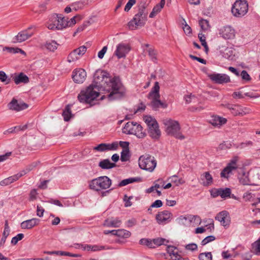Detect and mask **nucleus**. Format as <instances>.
<instances>
[{
    "label": "nucleus",
    "instance_id": "c756f323",
    "mask_svg": "<svg viewBox=\"0 0 260 260\" xmlns=\"http://www.w3.org/2000/svg\"><path fill=\"white\" fill-rule=\"evenodd\" d=\"M234 51L233 48L227 47L222 52V56L229 60H233L235 57Z\"/></svg>",
    "mask_w": 260,
    "mask_h": 260
},
{
    "label": "nucleus",
    "instance_id": "f03ea898",
    "mask_svg": "<svg viewBox=\"0 0 260 260\" xmlns=\"http://www.w3.org/2000/svg\"><path fill=\"white\" fill-rule=\"evenodd\" d=\"M147 14L145 4H142L139 6L138 13L128 23V28L131 30H135L143 27L147 21Z\"/></svg>",
    "mask_w": 260,
    "mask_h": 260
},
{
    "label": "nucleus",
    "instance_id": "0eeeda50",
    "mask_svg": "<svg viewBox=\"0 0 260 260\" xmlns=\"http://www.w3.org/2000/svg\"><path fill=\"white\" fill-rule=\"evenodd\" d=\"M248 10V5L245 0H237L232 8V13L236 17L241 18L245 16Z\"/></svg>",
    "mask_w": 260,
    "mask_h": 260
},
{
    "label": "nucleus",
    "instance_id": "2f4dec72",
    "mask_svg": "<svg viewBox=\"0 0 260 260\" xmlns=\"http://www.w3.org/2000/svg\"><path fill=\"white\" fill-rule=\"evenodd\" d=\"M141 180L140 178H129L124 179L119 183L118 187H122L125 186L129 183H133L134 182H138Z\"/></svg>",
    "mask_w": 260,
    "mask_h": 260
},
{
    "label": "nucleus",
    "instance_id": "a19ab883",
    "mask_svg": "<svg viewBox=\"0 0 260 260\" xmlns=\"http://www.w3.org/2000/svg\"><path fill=\"white\" fill-rule=\"evenodd\" d=\"M144 120L145 123L147 124L148 128L157 123L155 119L149 116H145Z\"/></svg>",
    "mask_w": 260,
    "mask_h": 260
},
{
    "label": "nucleus",
    "instance_id": "f257e3e1",
    "mask_svg": "<svg viewBox=\"0 0 260 260\" xmlns=\"http://www.w3.org/2000/svg\"><path fill=\"white\" fill-rule=\"evenodd\" d=\"M99 88L109 93L108 98L110 100L119 99L124 94L123 87L118 78H111L107 72L99 70L94 74L93 83L80 92L78 100L82 103L90 104L99 95Z\"/></svg>",
    "mask_w": 260,
    "mask_h": 260
},
{
    "label": "nucleus",
    "instance_id": "b1692460",
    "mask_svg": "<svg viewBox=\"0 0 260 260\" xmlns=\"http://www.w3.org/2000/svg\"><path fill=\"white\" fill-rule=\"evenodd\" d=\"M202 184L204 186H208L213 183V178L209 172H205L201 175Z\"/></svg>",
    "mask_w": 260,
    "mask_h": 260
},
{
    "label": "nucleus",
    "instance_id": "dca6fc26",
    "mask_svg": "<svg viewBox=\"0 0 260 260\" xmlns=\"http://www.w3.org/2000/svg\"><path fill=\"white\" fill-rule=\"evenodd\" d=\"M129 51L130 47L128 45L120 43L117 46L114 54L118 58H121L125 57Z\"/></svg>",
    "mask_w": 260,
    "mask_h": 260
},
{
    "label": "nucleus",
    "instance_id": "4be33fe9",
    "mask_svg": "<svg viewBox=\"0 0 260 260\" xmlns=\"http://www.w3.org/2000/svg\"><path fill=\"white\" fill-rule=\"evenodd\" d=\"M227 122L226 118L217 116L213 115L211 117L209 122L214 126L219 127L224 124Z\"/></svg>",
    "mask_w": 260,
    "mask_h": 260
},
{
    "label": "nucleus",
    "instance_id": "a878e982",
    "mask_svg": "<svg viewBox=\"0 0 260 260\" xmlns=\"http://www.w3.org/2000/svg\"><path fill=\"white\" fill-rule=\"evenodd\" d=\"M13 80L16 84L20 83L25 84L29 82L28 77L23 73H20L18 75H15L13 77Z\"/></svg>",
    "mask_w": 260,
    "mask_h": 260
},
{
    "label": "nucleus",
    "instance_id": "603ef678",
    "mask_svg": "<svg viewBox=\"0 0 260 260\" xmlns=\"http://www.w3.org/2000/svg\"><path fill=\"white\" fill-rule=\"evenodd\" d=\"M75 50L77 52V54L78 55V56H79L80 57L86 52L87 48L85 46H82L75 49Z\"/></svg>",
    "mask_w": 260,
    "mask_h": 260
},
{
    "label": "nucleus",
    "instance_id": "864d4df0",
    "mask_svg": "<svg viewBox=\"0 0 260 260\" xmlns=\"http://www.w3.org/2000/svg\"><path fill=\"white\" fill-rule=\"evenodd\" d=\"M24 235L23 234H18L15 237H14L11 240V243L13 245H16L18 242L23 239Z\"/></svg>",
    "mask_w": 260,
    "mask_h": 260
},
{
    "label": "nucleus",
    "instance_id": "9b49d317",
    "mask_svg": "<svg viewBox=\"0 0 260 260\" xmlns=\"http://www.w3.org/2000/svg\"><path fill=\"white\" fill-rule=\"evenodd\" d=\"M172 214L167 210L159 212L156 215V220L159 224H165L170 222L172 218Z\"/></svg>",
    "mask_w": 260,
    "mask_h": 260
},
{
    "label": "nucleus",
    "instance_id": "473e14b6",
    "mask_svg": "<svg viewBox=\"0 0 260 260\" xmlns=\"http://www.w3.org/2000/svg\"><path fill=\"white\" fill-rule=\"evenodd\" d=\"M116 233V236L122 238H128L131 235V233L128 231L124 229H119L117 232H114Z\"/></svg>",
    "mask_w": 260,
    "mask_h": 260
},
{
    "label": "nucleus",
    "instance_id": "aec40b11",
    "mask_svg": "<svg viewBox=\"0 0 260 260\" xmlns=\"http://www.w3.org/2000/svg\"><path fill=\"white\" fill-rule=\"evenodd\" d=\"M40 219L36 218H33L22 222L21 223L20 226L22 229L24 230L31 229L38 225Z\"/></svg>",
    "mask_w": 260,
    "mask_h": 260
},
{
    "label": "nucleus",
    "instance_id": "4c0bfd02",
    "mask_svg": "<svg viewBox=\"0 0 260 260\" xmlns=\"http://www.w3.org/2000/svg\"><path fill=\"white\" fill-rule=\"evenodd\" d=\"M3 51H7L8 52L13 54L17 53L19 52L21 53L22 54H25V52L19 48L5 47L3 48Z\"/></svg>",
    "mask_w": 260,
    "mask_h": 260
},
{
    "label": "nucleus",
    "instance_id": "79ce46f5",
    "mask_svg": "<svg viewBox=\"0 0 260 260\" xmlns=\"http://www.w3.org/2000/svg\"><path fill=\"white\" fill-rule=\"evenodd\" d=\"M130 157L129 149H123L121 152L120 159L122 161H126Z\"/></svg>",
    "mask_w": 260,
    "mask_h": 260
},
{
    "label": "nucleus",
    "instance_id": "c9c22d12",
    "mask_svg": "<svg viewBox=\"0 0 260 260\" xmlns=\"http://www.w3.org/2000/svg\"><path fill=\"white\" fill-rule=\"evenodd\" d=\"M219 189V196L222 199H225L230 197L231 194V190L229 188H220Z\"/></svg>",
    "mask_w": 260,
    "mask_h": 260
},
{
    "label": "nucleus",
    "instance_id": "f704fd0d",
    "mask_svg": "<svg viewBox=\"0 0 260 260\" xmlns=\"http://www.w3.org/2000/svg\"><path fill=\"white\" fill-rule=\"evenodd\" d=\"M147 51L148 53V55L150 58V59L154 62H156L157 58V52L152 47L148 48L147 50Z\"/></svg>",
    "mask_w": 260,
    "mask_h": 260
},
{
    "label": "nucleus",
    "instance_id": "0e129e2a",
    "mask_svg": "<svg viewBox=\"0 0 260 260\" xmlns=\"http://www.w3.org/2000/svg\"><path fill=\"white\" fill-rule=\"evenodd\" d=\"M73 9L77 11L79 9H82L83 8V3L81 2H77L72 5Z\"/></svg>",
    "mask_w": 260,
    "mask_h": 260
},
{
    "label": "nucleus",
    "instance_id": "6e6d98bb",
    "mask_svg": "<svg viewBox=\"0 0 260 260\" xmlns=\"http://www.w3.org/2000/svg\"><path fill=\"white\" fill-rule=\"evenodd\" d=\"M240 75L241 76L242 79L246 82H249L251 80V77L245 70L242 71Z\"/></svg>",
    "mask_w": 260,
    "mask_h": 260
},
{
    "label": "nucleus",
    "instance_id": "bb28decb",
    "mask_svg": "<svg viewBox=\"0 0 260 260\" xmlns=\"http://www.w3.org/2000/svg\"><path fill=\"white\" fill-rule=\"evenodd\" d=\"M241 172H239L238 179L239 182L243 185H250V181L248 177V174L244 172L243 170L241 171Z\"/></svg>",
    "mask_w": 260,
    "mask_h": 260
},
{
    "label": "nucleus",
    "instance_id": "49530a36",
    "mask_svg": "<svg viewBox=\"0 0 260 260\" xmlns=\"http://www.w3.org/2000/svg\"><path fill=\"white\" fill-rule=\"evenodd\" d=\"M140 243L142 245L147 246L148 247L152 248H154V245H153L152 240H150L148 239H142L140 240Z\"/></svg>",
    "mask_w": 260,
    "mask_h": 260
},
{
    "label": "nucleus",
    "instance_id": "6ab92c4d",
    "mask_svg": "<svg viewBox=\"0 0 260 260\" xmlns=\"http://www.w3.org/2000/svg\"><path fill=\"white\" fill-rule=\"evenodd\" d=\"M219 34L225 39H232L235 36V31L232 27L226 26L220 30Z\"/></svg>",
    "mask_w": 260,
    "mask_h": 260
},
{
    "label": "nucleus",
    "instance_id": "09e8293b",
    "mask_svg": "<svg viewBox=\"0 0 260 260\" xmlns=\"http://www.w3.org/2000/svg\"><path fill=\"white\" fill-rule=\"evenodd\" d=\"M0 81L5 82L6 84L10 83V79L8 78L6 74L4 71H0Z\"/></svg>",
    "mask_w": 260,
    "mask_h": 260
},
{
    "label": "nucleus",
    "instance_id": "4468645a",
    "mask_svg": "<svg viewBox=\"0 0 260 260\" xmlns=\"http://www.w3.org/2000/svg\"><path fill=\"white\" fill-rule=\"evenodd\" d=\"M8 106L10 110L17 112L26 109L28 107V105L27 104L23 102H18V100L14 98L12 99Z\"/></svg>",
    "mask_w": 260,
    "mask_h": 260
},
{
    "label": "nucleus",
    "instance_id": "de8ad7c7",
    "mask_svg": "<svg viewBox=\"0 0 260 260\" xmlns=\"http://www.w3.org/2000/svg\"><path fill=\"white\" fill-rule=\"evenodd\" d=\"M199 24L203 30H206L209 28V22L207 20L202 19L199 21Z\"/></svg>",
    "mask_w": 260,
    "mask_h": 260
},
{
    "label": "nucleus",
    "instance_id": "69168bd1",
    "mask_svg": "<svg viewBox=\"0 0 260 260\" xmlns=\"http://www.w3.org/2000/svg\"><path fill=\"white\" fill-rule=\"evenodd\" d=\"M118 147L117 142H113L112 144H107L108 150H116Z\"/></svg>",
    "mask_w": 260,
    "mask_h": 260
},
{
    "label": "nucleus",
    "instance_id": "58836bf2",
    "mask_svg": "<svg viewBox=\"0 0 260 260\" xmlns=\"http://www.w3.org/2000/svg\"><path fill=\"white\" fill-rule=\"evenodd\" d=\"M71 115L72 113L71 111V107L70 106L68 105L66 106L65 110L63 111L62 113V116L63 117L64 121H69L71 118Z\"/></svg>",
    "mask_w": 260,
    "mask_h": 260
},
{
    "label": "nucleus",
    "instance_id": "f8f14e48",
    "mask_svg": "<svg viewBox=\"0 0 260 260\" xmlns=\"http://www.w3.org/2000/svg\"><path fill=\"white\" fill-rule=\"evenodd\" d=\"M237 160L234 159L232 160L227 165V166L221 171L220 177L228 179L229 175L232 174L233 172L236 170L237 168Z\"/></svg>",
    "mask_w": 260,
    "mask_h": 260
},
{
    "label": "nucleus",
    "instance_id": "338daca9",
    "mask_svg": "<svg viewBox=\"0 0 260 260\" xmlns=\"http://www.w3.org/2000/svg\"><path fill=\"white\" fill-rule=\"evenodd\" d=\"M185 248L187 250L194 251L197 249L198 246L196 244L191 243L187 245Z\"/></svg>",
    "mask_w": 260,
    "mask_h": 260
},
{
    "label": "nucleus",
    "instance_id": "13d9d810",
    "mask_svg": "<svg viewBox=\"0 0 260 260\" xmlns=\"http://www.w3.org/2000/svg\"><path fill=\"white\" fill-rule=\"evenodd\" d=\"M215 238L213 236H209L204 238L201 243L202 245H205L210 242H212L215 240Z\"/></svg>",
    "mask_w": 260,
    "mask_h": 260
},
{
    "label": "nucleus",
    "instance_id": "9d476101",
    "mask_svg": "<svg viewBox=\"0 0 260 260\" xmlns=\"http://www.w3.org/2000/svg\"><path fill=\"white\" fill-rule=\"evenodd\" d=\"M225 107L230 110L234 116H244L249 113V109L239 105L227 104Z\"/></svg>",
    "mask_w": 260,
    "mask_h": 260
},
{
    "label": "nucleus",
    "instance_id": "c03bdc74",
    "mask_svg": "<svg viewBox=\"0 0 260 260\" xmlns=\"http://www.w3.org/2000/svg\"><path fill=\"white\" fill-rule=\"evenodd\" d=\"M200 260H212V255L211 252L201 253L199 255Z\"/></svg>",
    "mask_w": 260,
    "mask_h": 260
},
{
    "label": "nucleus",
    "instance_id": "72a5a7b5",
    "mask_svg": "<svg viewBox=\"0 0 260 260\" xmlns=\"http://www.w3.org/2000/svg\"><path fill=\"white\" fill-rule=\"evenodd\" d=\"M82 16L79 15H77L74 16L70 20H68V19L66 18L67 27L73 26L74 25H75L77 21H80V20L82 19Z\"/></svg>",
    "mask_w": 260,
    "mask_h": 260
},
{
    "label": "nucleus",
    "instance_id": "37998d69",
    "mask_svg": "<svg viewBox=\"0 0 260 260\" xmlns=\"http://www.w3.org/2000/svg\"><path fill=\"white\" fill-rule=\"evenodd\" d=\"M80 58L79 56L77 54V52L74 50L70 53L68 57V61L69 62L75 61Z\"/></svg>",
    "mask_w": 260,
    "mask_h": 260
},
{
    "label": "nucleus",
    "instance_id": "5fc2aeb1",
    "mask_svg": "<svg viewBox=\"0 0 260 260\" xmlns=\"http://www.w3.org/2000/svg\"><path fill=\"white\" fill-rule=\"evenodd\" d=\"M93 149L98 151H104L105 150H108L107 144L101 143L94 147Z\"/></svg>",
    "mask_w": 260,
    "mask_h": 260
},
{
    "label": "nucleus",
    "instance_id": "39448f33",
    "mask_svg": "<svg viewBox=\"0 0 260 260\" xmlns=\"http://www.w3.org/2000/svg\"><path fill=\"white\" fill-rule=\"evenodd\" d=\"M166 127V133L176 139L183 140L185 137L180 132V126L178 121L171 119H165L163 121Z\"/></svg>",
    "mask_w": 260,
    "mask_h": 260
},
{
    "label": "nucleus",
    "instance_id": "393cba45",
    "mask_svg": "<svg viewBox=\"0 0 260 260\" xmlns=\"http://www.w3.org/2000/svg\"><path fill=\"white\" fill-rule=\"evenodd\" d=\"M121 224V221L118 218H111L105 220L104 225L107 227L119 228Z\"/></svg>",
    "mask_w": 260,
    "mask_h": 260
},
{
    "label": "nucleus",
    "instance_id": "6e6552de",
    "mask_svg": "<svg viewBox=\"0 0 260 260\" xmlns=\"http://www.w3.org/2000/svg\"><path fill=\"white\" fill-rule=\"evenodd\" d=\"M139 165L142 169L152 172L156 167V161L154 157L146 154L140 156Z\"/></svg>",
    "mask_w": 260,
    "mask_h": 260
},
{
    "label": "nucleus",
    "instance_id": "a211bd4d",
    "mask_svg": "<svg viewBox=\"0 0 260 260\" xmlns=\"http://www.w3.org/2000/svg\"><path fill=\"white\" fill-rule=\"evenodd\" d=\"M215 219L219 221L224 226H229L231 220L229 214L226 211L219 212L215 217Z\"/></svg>",
    "mask_w": 260,
    "mask_h": 260
},
{
    "label": "nucleus",
    "instance_id": "8fccbe9b",
    "mask_svg": "<svg viewBox=\"0 0 260 260\" xmlns=\"http://www.w3.org/2000/svg\"><path fill=\"white\" fill-rule=\"evenodd\" d=\"M176 248L173 246H169L167 247V251L170 255H173L175 258H178V256H179L175 250Z\"/></svg>",
    "mask_w": 260,
    "mask_h": 260
},
{
    "label": "nucleus",
    "instance_id": "412c9836",
    "mask_svg": "<svg viewBox=\"0 0 260 260\" xmlns=\"http://www.w3.org/2000/svg\"><path fill=\"white\" fill-rule=\"evenodd\" d=\"M139 124L136 122H128L122 129L123 133L126 134L134 135L135 132L137 130Z\"/></svg>",
    "mask_w": 260,
    "mask_h": 260
},
{
    "label": "nucleus",
    "instance_id": "5701e85b",
    "mask_svg": "<svg viewBox=\"0 0 260 260\" xmlns=\"http://www.w3.org/2000/svg\"><path fill=\"white\" fill-rule=\"evenodd\" d=\"M148 134L149 136L153 139L158 140L159 138L161 132L159 129L158 123L148 128Z\"/></svg>",
    "mask_w": 260,
    "mask_h": 260
},
{
    "label": "nucleus",
    "instance_id": "2eb2a0df",
    "mask_svg": "<svg viewBox=\"0 0 260 260\" xmlns=\"http://www.w3.org/2000/svg\"><path fill=\"white\" fill-rule=\"evenodd\" d=\"M86 77V72L83 69H79L73 71L72 78L73 81L77 83H82Z\"/></svg>",
    "mask_w": 260,
    "mask_h": 260
},
{
    "label": "nucleus",
    "instance_id": "ddd939ff",
    "mask_svg": "<svg viewBox=\"0 0 260 260\" xmlns=\"http://www.w3.org/2000/svg\"><path fill=\"white\" fill-rule=\"evenodd\" d=\"M30 29V27H29L27 29L23 30L18 32V34L12 39V43H21L30 38L32 36L33 33L28 31V30Z\"/></svg>",
    "mask_w": 260,
    "mask_h": 260
},
{
    "label": "nucleus",
    "instance_id": "a18cd8bd",
    "mask_svg": "<svg viewBox=\"0 0 260 260\" xmlns=\"http://www.w3.org/2000/svg\"><path fill=\"white\" fill-rule=\"evenodd\" d=\"M252 247L254 250V253L258 255L260 254V238L252 244Z\"/></svg>",
    "mask_w": 260,
    "mask_h": 260
},
{
    "label": "nucleus",
    "instance_id": "7ed1b4c3",
    "mask_svg": "<svg viewBox=\"0 0 260 260\" xmlns=\"http://www.w3.org/2000/svg\"><path fill=\"white\" fill-rule=\"evenodd\" d=\"M159 85L158 82H155L154 86L148 94V98L151 100L150 105L154 110H157L160 107L165 109L168 105L160 100Z\"/></svg>",
    "mask_w": 260,
    "mask_h": 260
},
{
    "label": "nucleus",
    "instance_id": "ea45409f",
    "mask_svg": "<svg viewBox=\"0 0 260 260\" xmlns=\"http://www.w3.org/2000/svg\"><path fill=\"white\" fill-rule=\"evenodd\" d=\"M134 135H136L138 138L142 139L146 137V134L143 131V127L139 124L137 130L135 132Z\"/></svg>",
    "mask_w": 260,
    "mask_h": 260
},
{
    "label": "nucleus",
    "instance_id": "680f3d73",
    "mask_svg": "<svg viewBox=\"0 0 260 260\" xmlns=\"http://www.w3.org/2000/svg\"><path fill=\"white\" fill-rule=\"evenodd\" d=\"M136 2V0H129L125 6L124 11L128 12Z\"/></svg>",
    "mask_w": 260,
    "mask_h": 260
},
{
    "label": "nucleus",
    "instance_id": "20e7f679",
    "mask_svg": "<svg viewBox=\"0 0 260 260\" xmlns=\"http://www.w3.org/2000/svg\"><path fill=\"white\" fill-rule=\"evenodd\" d=\"M67 19L61 14L54 13L49 17L46 27L50 30H62L67 27Z\"/></svg>",
    "mask_w": 260,
    "mask_h": 260
},
{
    "label": "nucleus",
    "instance_id": "cd10ccee",
    "mask_svg": "<svg viewBox=\"0 0 260 260\" xmlns=\"http://www.w3.org/2000/svg\"><path fill=\"white\" fill-rule=\"evenodd\" d=\"M99 166L102 169L107 170L115 167L116 165L115 163L111 162L109 159H105L99 162Z\"/></svg>",
    "mask_w": 260,
    "mask_h": 260
},
{
    "label": "nucleus",
    "instance_id": "3c124183",
    "mask_svg": "<svg viewBox=\"0 0 260 260\" xmlns=\"http://www.w3.org/2000/svg\"><path fill=\"white\" fill-rule=\"evenodd\" d=\"M165 242H168L166 239L162 238H157L152 240L153 245H155L157 246L165 244Z\"/></svg>",
    "mask_w": 260,
    "mask_h": 260
},
{
    "label": "nucleus",
    "instance_id": "bf43d9fd",
    "mask_svg": "<svg viewBox=\"0 0 260 260\" xmlns=\"http://www.w3.org/2000/svg\"><path fill=\"white\" fill-rule=\"evenodd\" d=\"M162 205V202L161 200H157L153 202L150 207L148 209V211L151 210V208H159Z\"/></svg>",
    "mask_w": 260,
    "mask_h": 260
},
{
    "label": "nucleus",
    "instance_id": "7c9ffc66",
    "mask_svg": "<svg viewBox=\"0 0 260 260\" xmlns=\"http://www.w3.org/2000/svg\"><path fill=\"white\" fill-rule=\"evenodd\" d=\"M81 248L84 250H91L93 251H100L105 249V247L99 245H91L88 244L81 245Z\"/></svg>",
    "mask_w": 260,
    "mask_h": 260
},
{
    "label": "nucleus",
    "instance_id": "423d86ee",
    "mask_svg": "<svg viewBox=\"0 0 260 260\" xmlns=\"http://www.w3.org/2000/svg\"><path fill=\"white\" fill-rule=\"evenodd\" d=\"M112 184V180L107 176H103L92 179L89 182L90 189L100 191L109 188Z\"/></svg>",
    "mask_w": 260,
    "mask_h": 260
},
{
    "label": "nucleus",
    "instance_id": "c85d7f7f",
    "mask_svg": "<svg viewBox=\"0 0 260 260\" xmlns=\"http://www.w3.org/2000/svg\"><path fill=\"white\" fill-rule=\"evenodd\" d=\"M22 176V174H17L14 176H12L11 177H9L7 178H6L4 179L3 180L1 181L0 182V185L1 186H6L8 185L13 182L17 180L21 176Z\"/></svg>",
    "mask_w": 260,
    "mask_h": 260
},
{
    "label": "nucleus",
    "instance_id": "774afa93",
    "mask_svg": "<svg viewBox=\"0 0 260 260\" xmlns=\"http://www.w3.org/2000/svg\"><path fill=\"white\" fill-rule=\"evenodd\" d=\"M107 50V47L104 46L102 48V49L99 52L98 57L100 59H102L104 57V55L105 54Z\"/></svg>",
    "mask_w": 260,
    "mask_h": 260
},
{
    "label": "nucleus",
    "instance_id": "1a4fd4ad",
    "mask_svg": "<svg viewBox=\"0 0 260 260\" xmlns=\"http://www.w3.org/2000/svg\"><path fill=\"white\" fill-rule=\"evenodd\" d=\"M208 77L213 83L215 84H223L231 82L230 76L225 74H208Z\"/></svg>",
    "mask_w": 260,
    "mask_h": 260
},
{
    "label": "nucleus",
    "instance_id": "e2e57ef3",
    "mask_svg": "<svg viewBox=\"0 0 260 260\" xmlns=\"http://www.w3.org/2000/svg\"><path fill=\"white\" fill-rule=\"evenodd\" d=\"M9 232L4 231L3 233V237L0 241V246H3L6 242L7 237L9 235Z\"/></svg>",
    "mask_w": 260,
    "mask_h": 260
},
{
    "label": "nucleus",
    "instance_id": "052dcab7",
    "mask_svg": "<svg viewBox=\"0 0 260 260\" xmlns=\"http://www.w3.org/2000/svg\"><path fill=\"white\" fill-rule=\"evenodd\" d=\"M172 182L175 183L177 186L180 184H182L184 183V181L182 179H178L177 176L176 175L172 176Z\"/></svg>",
    "mask_w": 260,
    "mask_h": 260
},
{
    "label": "nucleus",
    "instance_id": "4d7b16f0",
    "mask_svg": "<svg viewBox=\"0 0 260 260\" xmlns=\"http://www.w3.org/2000/svg\"><path fill=\"white\" fill-rule=\"evenodd\" d=\"M161 10V7L156 5L153 9L152 11L149 15L150 18H153L157 13H159Z\"/></svg>",
    "mask_w": 260,
    "mask_h": 260
},
{
    "label": "nucleus",
    "instance_id": "e433bc0d",
    "mask_svg": "<svg viewBox=\"0 0 260 260\" xmlns=\"http://www.w3.org/2000/svg\"><path fill=\"white\" fill-rule=\"evenodd\" d=\"M58 44L54 41L47 42L45 44V47L50 51H54L57 48Z\"/></svg>",
    "mask_w": 260,
    "mask_h": 260
},
{
    "label": "nucleus",
    "instance_id": "f3484780",
    "mask_svg": "<svg viewBox=\"0 0 260 260\" xmlns=\"http://www.w3.org/2000/svg\"><path fill=\"white\" fill-rule=\"evenodd\" d=\"M197 218H199V216L193 215H187L186 216H180L177 221L179 224L185 226H188L191 223L194 222Z\"/></svg>",
    "mask_w": 260,
    "mask_h": 260
}]
</instances>
